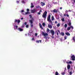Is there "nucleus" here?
<instances>
[{"mask_svg":"<svg viewBox=\"0 0 75 75\" xmlns=\"http://www.w3.org/2000/svg\"><path fill=\"white\" fill-rule=\"evenodd\" d=\"M47 11H45L43 13V14L42 16V17L45 18V19H46V16H47Z\"/></svg>","mask_w":75,"mask_h":75,"instance_id":"f257e3e1","label":"nucleus"},{"mask_svg":"<svg viewBox=\"0 0 75 75\" xmlns=\"http://www.w3.org/2000/svg\"><path fill=\"white\" fill-rule=\"evenodd\" d=\"M47 20L48 21H49V22H50V23H52V22L51 20V15H48V16L47 18Z\"/></svg>","mask_w":75,"mask_h":75,"instance_id":"f03ea898","label":"nucleus"},{"mask_svg":"<svg viewBox=\"0 0 75 75\" xmlns=\"http://www.w3.org/2000/svg\"><path fill=\"white\" fill-rule=\"evenodd\" d=\"M34 20V19L33 18H32V20H29V22H30V26L31 27H33V21Z\"/></svg>","mask_w":75,"mask_h":75,"instance_id":"7ed1b4c3","label":"nucleus"},{"mask_svg":"<svg viewBox=\"0 0 75 75\" xmlns=\"http://www.w3.org/2000/svg\"><path fill=\"white\" fill-rule=\"evenodd\" d=\"M42 35H44V36H45L44 37V38H47V37H46V36H47L48 35V34L47 33H45L44 32H42Z\"/></svg>","mask_w":75,"mask_h":75,"instance_id":"20e7f679","label":"nucleus"},{"mask_svg":"<svg viewBox=\"0 0 75 75\" xmlns=\"http://www.w3.org/2000/svg\"><path fill=\"white\" fill-rule=\"evenodd\" d=\"M51 33L52 36H54V34H55V32L54 31V30H51Z\"/></svg>","mask_w":75,"mask_h":75,"instance_id":"39448f33","label":"nucleus"},{"mask_svg":"<svg viewBox=\"0 0 75 75\" xmlns=\"http://www.w3.org/2000/svg\"><path fill=\"white\" fill-rule=\"evenodd\" d=\"M71 58H72V60L73 61H75V56H74V55H73L71 56Z\"/></svg>","mask_w":75,"mask_h":75,"instance_id":"423d86ee","label":"nucleus"},{"mask_svg":"<svg viewBox=\"0 0 75 75\" xmlns=\"http://www.w3.org/2000/svg\"><path fill=\"white\" fill-rule=\"evenodd\" d=\"M58 9H57V10L56 9H54V10L52 11L53 12V13H58Z\"/></svg>","mask_w":75,"mask_h":75,"instance_id":"0eeeda50","label":"nucleus"},{"mask_svg":"<svg viewBox=\"0 0 75 75\" xmlns=\"http://www.w3.org/2000/svg\"><path fill=\"white\" fill-rule=\"evenodd\" d=\"M16 22H18V24H19L20 22V20H17L16 19H15L14 23H16Z\"/></svg>","mask_w":75,"mask_h":75,"instance_id":"6e6552de","label":"nucleus"},{"mask_svg":"<svg viewBox=\"0 0 75 75\" xmlns=\"http://www.w3.org/2000/svg\"><path fill=\"white\" fill-rule=\"evenodd\" d=\"M36 10L34 9L33 10H31V12L32 13H34L35 12H36Z\"/></svg>","mask_w":75,"mask_h":75,"instance_id":"1a4fd4ad","label":"nucleus"},{"mask_svg":"<svg viewBox=\"0 0 75 75\" xmlns=\"http://www.w3.org/2000/svg\"><path fill=\"white\" fill-rule=\"evenodd\" d=\"M47 33H51V30H49L48 28H47Z\"/></svg>","mask_w":75,"mask_h":75,"instance_id":"9d476101","label":"nucleus"},{"mask_svg":"<svg viewBox=\"0 0 75 75\" xmlns=\"http://www.w3.org/2000/svg\"><path fill=\"white\" fill-rule=\"evenodd\" d=\"M40 4L42 6H45V3H43L42 2H41Z\"/></svg>","mask_w":75,"mask_h":75,"instance_id":"9b49d317","label":"nucleus"},{"mask_svg":"<svg viewBox=\"0 0 75 75\" xmlns=\"http://www.w3.org/2000/svg\"><path fill=\"white\" fill-rule=\"evenodd\" d=\"M48 28H50V29H51V28H52V25L49 24L48 25Z\"/></svg>","mask_w":75,"mask_h":75,"instance_id":"f8f14e48","label":"nucleus"},{"mask_svg":"<svg viewBox=\"0 0 75 75\" xmlns=\"http://www.w3.org/2000/svg\"><path fill=\"white\" fill-rule=\"evenodd\" d=\"M18 30L20 31H23V29H21L20 28H18Z\"/></svg>","mask_w":75,"mask_h":75,"instance_id":"ddd939ff","label":"nucleus"},{"mask_svg":"<svg viewBox=\"0 0 75 75\" xmlns=\"http://www.w3.org/2000/svg\"><path fill=\"white\" fill-rule=\"evenodd\" d=\"M39 25L41 28L42 29H43V28L42 27V25H41V23H39Z\"/></svg>","mask_w":75,"mask_h":75,"instance_id":"4468645a","label":"nucleus"},{"mask_svg":"<svg viewBox=\"0 0 75 75\" xmlns=\"http://www.w3.org/2000/svg\"><path fill=\"white\" fill-rule=\"evenodd\" d=\"M34 7V6L33 5V3H31V6H30L31 8H33Z\"/></svg>","mask_w":75,"mask_h":75,"instance_id":"2eb2a0df","label":"nucleus"},{"mask_svg":"<svg viewBox=\"0 0 75 75\" xmlns=\"http://www.w3.org/2000/svg\"><path fill=\"white\" fill-rule=\"evenodd\" d=\"M41 12H42V11L41 10H40L38 13V15H40V14H41Z\"/></svg>","mask_w":75,"mask_h":75,"instance_id":"dca6fc26","label":"nucleus"},{"mask_svg":"<svg viewBox=\"0 0 75 75\" xmlns=\"http://www.w3.org/2000/svg\"><path fill=\"white\" fill-rule=\"evenodd\" d=\"M65 34L67 35H70V34L69 33H65Z\"/></svg>","mask_w":75,"mask_h":75,"instance_id":"f3484780","label":"nucleus"},{"mask_svg":"<svg viewBox=\"0 0 75 75\" xmlns=\"http://www.w3.org/2000/svg\"><path fill=\"white\" fill-rule=\"evenodd\" d=\"M67 67V69H70V65H68Z\"/></svg>","mask_w":75,"mask_h":75,"instance_id":"a211bd4d","label":"nucleus"},{"mask_svg":"<svg viewBox=\"0 0 75 75\" xmlns=\"http://www.w3.org/2000/svg\"><path fill=\"white\" fill-rule=\"evenodd\" d=\"M61 35H62V36H64V33H63V32H61V34H60Z\"/></svg>","mask_w":75,"mask_h":75,"instance_id":"6ab92c4d","label":"nucleus"},{"mask_svg":"<svg viewBox=\"0 0 75 75\" xmlns=\"http://www.w3.org/2000/svg\"><path fill=\"white\" fill-rule=\"evenodd\" d=\"M67 30H68V31H69V30H71V27H68L67 28Z\"/></svg>","mask_w":75,"mask_h":75,"instance_id":"aec40b11","label":"nucleus"},{"mask_svg":"<svg viewBox=\"0 0 75 75\" xmlns=\"http://www.w3.org/2000/svg\"><path fill=\"white\" fill-rule=\"evenodd\" d=\"M55 75H59V73H58V72L57 71L55 73Z\"/></svg>","mask_w":75,"mask_h":75,"instance_id":"412c9836","label":"nucleus"},{"mask_svg":"<svg viewBox=\"0 0 75 75\" xmlns=\"http://www.w3.org/2000/svg\"><path fill=\"white\" fill-rule=\"evenodd\" d=\"M52 21H54V18L53 16L52 17Z\"/></svg>","mask_w":75,"mask_h":75,"instance_id":"4be33fe9","label":"nucleus"},{"mask_svg":"<svg viewBox=\"0 0 75 75\" xmlns=\"http://www.w3.org/2000/svg\"><path fill=\"white\" fill-rule=\"evenodd\" d=\"M73 41H74V42H75V37H73L72 39Z\"/></svg>","mask_w":75,"mask_h":75,"instance_id":"5701e85b","label":"nucleus"},{"mask_svg":"<svg viewBox=\"0 0 75 75\" xmlns=\"http://www.w3.org/2000/svg\"><path fill=\"white\" fill-rule=\"evenodd\" d=\"M42 25L43 27H45V23H42Z\"/></svg>","mask_w":75,"mask_h":75,"instance_id":"b1692460","label":"nucleus"},{"mask_svg":"<svg viewBox=\"0 0 75 75\" xmlns=\"http://www.w3.org/2000/svg\"><path fill=\"white\" fill-rule=\"evenodd\" d=\"M57 26L58 27H59L60 26V24H59V23L58 24H57Z\"/></svg>","mask_w":75,"mask_h":75,"instance_id":"393cba45","label":"nucleus"},{"mask_svg":"<svg viewBox=\"0 0 75 75\" xmlns=\"http://www.w3.org/2000/svg\"><path fill=\"white\" fill-rule=\"evenodd\" d=\"M67 24H65L64 26V27H65V28H67Z\"/></svg>","mask_w":75,"mask_h":75,"instance_id":"a878e982","label":"nucleus"},{"mask_svg":"<svg viewBox=\"0 0 75 75\" xmlns=\"http://www.w3.org/2000/svg\"><path fill=\"white\" fill-rule=\"evenodd\" d=\"M67 64H72V62L70 61L69 62H67Z\"/></svg>","mask_w":75,"mask_h":75,"instance_id":"bb28decb","label":"nucleus"},{"mask_svg":"<svg viewBox=\"0 0 75 75\" xmlns=\"http://www.w3.org/2000/svg\"><path fill=\"white\" fill-rule=\"evenodd\" d=\"M38 43H39L40 42V43H41V40H38Z\"/></svg>","mask_w":75,"mask_h":75,"instance_id":"cd10ccee","label":"nucleus"},{"mask_svg":"<svg viewBox=\"0 0 75 75\" xmlns=\"http://www.w3.org/2000/svg\"><path fill=\"white\" fill-rule=\"evenodd\" d=\"M29 13H30L29 12H26L25 13V14L26 15L27 14H29Z\"/></svg>","mask_w":75,"mask_h":75,"instance_id":"c85d7f7f","label":"nucleus"},{"mask_svg":"<svg viewBox=\"0 0 75 75\" xmlns=\"http://www.w3.org/2000/svg\"><path fill=\"white\" fill-rule=\"evenodd\" d=\"M62 21H65V20L64 19V18H63L62 19Z\"/></svg>","mask_w":75,"mask_h":75,"instance_id":"c756f323","label":"nucleus"},{"mask_svg":"<svg viewBox=\"0 0 75 75\" xmlns=\"http://www.w3.org/2000/svg\"><path fill=\"white\" fill-rule=\"evenodd\" d=\"M72 28V30H73L74 29V27L72 26H70V28Z\"/></svg>","mask_w":75,"mask_h":75,"instance_id":"7c9ffc66","label":"nucleus"},{"mask_svg":"<svg viewBox=\"0 0 75 75\" xmlns=\"http://www.w3.org/2000/svg\"><path fill=\"white\" fill-rule=\"evenodd\" d=\"M72 71H71L70 72L69 75H72Z\"/></svg>","mask_w":75,"mask_h":75,"instance_id":"2f4dec72","label":"nucleus"},{"mask_svg":"<svg viewBox=\"0 0 75 75\" xmlns=\"http://www.w3.org/2000/svg\"><path fill=\"white\" fill-rule=\"evenodd\" d=\"M29 16L30 17V18H32V16H31V15H30Z\"/></svg>","mask_w":75,"mask_h":75,"instance_id":"473e14b6","label":"nucleus"},{"mask_svg":"<svg viewBox=\"0 0 75 75\" xmlns=\"http://www.w3.org/2000/svg\"><path fill=\"white\" fill-rule=\"evenodd\" d=\"M29 26L28 25H26V28H28Z\"/></svg>","mask_w":75,"mask_h":75,"instance_id":"72a5a7b5","label":"nucleus"},{"mask_svg":"<svg viewBox=\"0 0 75 75\" xmlns=\"http://www.w3.org/2000/svg\"><path fill=\"white\" fill-rule=\"evenodd\" d=\"M68 24L69 25H71V22H69Z\"/></svg>","mask_w":75,"mask_h":75,"instance_id":"f704fd0d","label":"nucleus"},{"mask_svg":"<svg viewBox=\"0 0 75 75\" xmlns=\"http://www.w3.org/2000/svg\"><path fill=\"white\" fill-rule=\"evenodd\" d=\"M27 12H28V11H30V9H27Z\"/></svg>","mask_w":75,"mask_h":75,"instance_id":"c9c22d12","label":"nucleus"},{"mask_svg":"<svg viewBox=\"0 0 75 75\" xmlns=\"http://www.w3.org/2000/svg\"><path fill=\"white\" fill-rule=\"evenodd\" d=\"M56 32L57 33V35H58L59 34L58 33V31H56Z\"/></svg>","mask_w":75,"mask_h":75,"instance_id":"e433bc0d","label":"nucleus"},{"mask_svg":"<svg viewBox=\"0 0 75 75\" xmlns=\"http://www.w3.org/2000/svg\"><path fill=\"white\" fill-rule=\"evenodd\" d=\"M24 26H25L24 25H23L22 26H21V28H23L24 27Z\"/></svg>","mask_w":75,"mask_h":75,"instance_id":"4c0bfd02","label":"nucleus"},{"mask_svg":"<svg viewBox=\"0 0 75 75\" xmlns=\"http://www.w3.org/2000/svg\"><path fill=\"white\" fill-rule=\"evenodd\" d=\"M38 9H41V7H40V6H38Z\"/></svg>","mask_w":75,"mask_h":75,"instance_id":"58836bf2","label":"nucleus"},{"mask_svg":"<svg viewBox=\"0 0 75 75\" xmlns=\"http://www.w3.org/2000/svg\"><path fill=\"white\" fill-rule=\"evenodd\" d=\"M66 16H67V17H69V15H68V14H67L66 15Z\"/></svg>","mask_w":75,"mask_h":75,"instance_id":"ea45409f","label":"nucleus"},{"mask_svg":"<svg viewBox=\"0 0 75 75\" xmlns=\"http://www.w3.org/2000/svg\"><path fill=\"white\" fill-rule=\"evenodd\" d=\"M62 75H64L65 74V72H63V73H62Z\"/></svg>","mask_w":75,"mask_h":75,"instance_id":"a19ab883","label":"nucleus"},{"mask_svg":"<svg viewBox=\"0 0 75 75\" xmlns=\"http://www.w3.org/2000/svg\"><path fill=\"white\" fill-rule=\"evenodd\" d=\"M27 23L26 22H25L24 23V24L25 25H27Z\"/></svg>","mask_w":75,"mask_h":75,"instance_id":"79ce46f5","label":"nucleus"},{"mask_svg":"<svg viewBox=\"0 0 75 75\" xmlns=\"http://www.w3.org/2000/svg\"><path fill=\"white\" fill-rule=\"evenodd\" d=\"M57 31H58V32L59 33V34H60V31H59V30H58Z\"/></svg>","mask_w":75,"mask_h":75,"instance_id":"37998d69","label":"nucleus"},{"mask_svg":"<svg viewBox=\"0 0 75 75\" xmlns=\"http://www.w3.org/2000/svg\"><path fill=\"white\" fill-rule=\"evenodd\" d=\"M53 4H57V2H53Z\"/></svg>","mask_w":75,"mask_h":75,"instance_id":"c03bdc74","label":"nucleus"},{"mask_svg":"<svg viewBox=\"0 0 75 75\" xmlns=\"http://www.w3.org/2000/svg\"><path fill=\"white\" fill-rule=\"evenodd\" d=\"M21 13H23V12H24V11L23 10H22L21 11Z\"/></svg>","mask_w":75,"mask_h":75,"instance_id":"a18cd8bd","label":"nucleus"},{"mask_svg":"<svg viewBox=\"0 0 75 75\" xmlns=\"http://www.w3.org/2000/svg\"><path fill=\"white\" fill-rule=\"evenodd\" d=\"M16 3H19V1H16Z\"/></svg>","mask_w":75,"mask_h":75,"instance_id":"49530a36","label":"nucleus"},{"mask_svg":"<svg viewBox=\"0 0 75 75\" xmlns=\"http://www.w3.org/2000/svg\"><path fill=\"white\" fill-rule=\"evenodd\" d=\"M35 36H37V33H35Z\"/></svg>","mask_w":75,"mask_h":75,"instance_id":"de8ad7c7","label":"nucleus"},{"mask_svg":"<svg viewBox=\"0 0 75 75\" xmlns=\"http://www.w3.org/2000/svg\"><path fill=\"white\" fill-rule=\"evenodd\" d=\"M64 39L65 40H67V37H64Z\"/></svg>","mask_w":75,"mask_h":75,"instance_id":"09e8293b","label":"nucleus"},{"mask_svg":"<svg viewBox=\"0 0 75 75\" xmlns=\"http://www.w3.org/2000/svg\"><path fill=\"white\" fill-rule=\"evenodd\" d=\"M51 37L52 38H54V36H51Z\"/></svg>","mask_w":75,"mask_h":75,"instance_id":"8fccbe9b","label":"nucleus"},{"mask_svg":"<svg viewBox=\"0 0 75 75\" xmlns=\"http://www.w3.org/2000/svg\"><path fill=\"white\" fill-rule=\"evenodd\" d=\"M64 16H65V17L66 16V14H64Z\"/></svg>","mask_w":75,"mask_h":75,"instance_id":"3c124183","label":"nucleus"},{"mask_svg":"<svg viewBox=\"0 0 75 75\" xmlns=\"http://www.w3.org/2000/svg\"><path fill=\"white\" fill-rule=\"evenodd\" d=\"M16 28H18V26H16Z\"/></svg>","mask_w":75,"mask_h":75,"instance_id":"603ef678","label":"nucleus"},{"mask_svg":"<svg viewBox=\"0 0 75 75\" xmlns=\"http://www.w3.org/2000/svg\"><path fill=\"white\" fill-rule=\"evenodd\" d=\"M34 40V38H32V40Z\"/></svg>","mask_w":75,"mask_h":75,"instance_id":"864d4df0","label":"nucleus"},{"mask_svg":"<svg viewBox=\"0 0 75 75\" xmlns=\"http://www.w3.org/2000/svg\"><path fill=\"white\" fill-rule=\"evenodd\" d=\"M57 23H58L57 21H55V23H56V24H57Z\"/></svg>","mask_w":75,"mask_h":75,"instance_id":"5fc2aeb1","label":"nucleus"},{"mask_svg":"<svg viewBox=\"0 0 75 75\" xmlns=\"http://www.w3.org/2000/svg\"><path fill=\"white\" fill-rule=\"evenodd\" d=\"M21 20H23V18H21Z\"/></svg>","mask_w":75,"mask_h":75,"instance_id":"6e6d98bb","label":"nucleus"},{"mask_svg":"<svg viewBox=\"0 0 75 75\" xmlns=\"http://www.w3.org/2000/svg\"><path fill=\"white\" fill-rule=\"evenodd\" d=\"M60 10H62V7H60Z\"/></svg>","mask_w":75,"mask_h":75,"instance_id":"4d7b16f0","label":"nucleus"},{"mask_svg":"<svg viewBox=\"0 0 75 75\" xmlns=\"http://www.w3.org/2000/svg\"><path fill=\"white\" fill-rule=\"evenodd\" d=\"M36 42H38V40H36Z\"/></svg>","mask_w":75,"mask_h":75,"instance_id":"13d9d810","label":"nucleus"},{"mask_svg":"<svg viewBox=\"0 0 75 75\" xmlns=\"http://www.w3.org/2000/svg\"><path fill=\"white\" fill-rule=\"evenodd\" d=\"M74 3H75V0H74Z\"/></svg>","mask_w":75,"mask_h":75,"instance_id":"bf43d9fd","label":"nucleus"},{"mask_svg":"<svg viewBox=\"0 0 75 75\" xmlns=\"http://www.w3.org/2000/svg\"><path fill=\"white\" fill-rule=\"evenodd\" d=\"M69 11H71V10H69Z\"/></svg>","mask_w":75,"mask_h":75,"instance_id":"052dcab7","label":"nucleus"},{"mask_svg":"<svg viewBox=\"0 0 75 75\" xmlns=\"http://www.w3.org/2000/svg\"><path fill=\"white\" fill-rule=\"evenodd\" d=\"M27 34H25V35L27 36Z\"/></svg>","mask_w":75,"mask_h":75,"instance_id":"680f3d73","label":"nucleus"},{"mask_svg":"<svg viewBox=\"0 0 75 75\" xmlns=\"http://www.w3.org/2000/svg\"><path fill=\"white\" fill-rule=\"evenodd\" d=\"M74 68L75 69V66L74 67Z\"/></svg>","mask_w":75,"mask_h":75,"instance_id":"e2e57ef3","label":"nucleus"},{"mask_svg":"<svg viewBox=\"0 0 75 75\" xmlns=\"http://www.w3.org/2000/svg\"><path fill=\"white\" fill-rule=\"evenodd\" d=\"M65 69H66V68H65Z\"/></svg>","mask_w":75,"mask_h":75,"instance_id":"0e129e2a","label":"nucleus"},{"mask_svg":"<svg viewBox=\"0 0 75 75\" xmlns=\"http://www.w3.org/2000/svg\"><path fill=\"white\" fill-rule=\"evenodd\" d=\"M66 13H67V12H66Z\"/></svg>","mask_w":75,"mask_h":75,"instance_id":"69168bd1","label":"nucleus"}]
</instances>
